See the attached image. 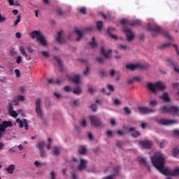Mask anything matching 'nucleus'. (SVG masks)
I'll use <instances>...</instances> for the list:
<instances>
[{"label":"nucleus","instance_id":"nucleus-1","mask_svg":"<svg viewBox=\"0 0 179 179\" xmlns=\"http://www.w3.org/2000/svg\"><path fill=\"white\" fill-rule=\"evenodd\" d=\"M151 160L153 166L164 176H179V168L175 169L173 171L164 167V155L160 152L156 153L154 156L151 157Z\"/></svg>","mask_w":179,"mask_h":179},{"label":"nucleus","instance_id":"nucleus-2","mask_svg":"<svg viewBox=\"0 0 179 179\" xmlns=\"http://www.w3.org/2000/svg\"><path fill=\"white\" fill-rule=\"evenodd\" d=\"M148 30L151 31L153 37H156V36H158V34H162V36H164V37H166V38H169V40H173V36H171L169 32L162 30V27L159 26L154 25L151 27L150 24H148Z\"/></svg>","mask_w":179,"mask_h":179},{"label":"nucleus","instance_id":"nucleus-3","mask_svg":"<svg viewBox=\"0 0 179 179\" xmlns=\"http://www.w3.org/2000/svg\"><path fill=\"white\" fill-rule=\"evenodd\" d=\"M148 89L152 92V93H156V92H159V90H164V87H166L162 82L158 81L155 84H153L152 83H149L147 85Z\"/></svg>","mask_w":179,"mask_h":179},{"label":"nucleus","instance_id":"nucleus-4","mask_svg":"<svg viewBox=\"0 0 179 179\" xmlns=\"http://www.w3.org/2000/svg\"><path fill=\"white\" fill-rule=\"evenodd\" d=\"M31 38L34 40L36 37L38 43L42 45H45V38L43 36V34H41L38 31H32L30 33Z\"/></svg>","mask_w":179,"mask_h":179},{"label":"nucleus","instance_id":"nucleus-5","mask_svg":"<svg viewBox=\"0 0 179 179\" xmlns=\"http://www.w3.org/2000/svg\"><path fill=\"white\" fill-rule=\"evenodd\" d=\"M90 119L92 127H95V128H103L104 127V124L97 117L90 116Z\"/></svg>","mask_w":179,"mask_h":179},{"label":"nucleus","instance_id":"nucleus-6","mask_svg":"<svg viewBox=\"0 0 179 179\" xmlns=\"http://www.w3.org/2000/svg\"><path fill=\"white\" fill-rule=\"evenodd\" d=\"M148 66H145L142 64H127L126 65V69H129L130 71H136V69H148Z\"/></svg>","mask_w":179,"mask_h":179},{"label":"nucleus","instance_id":"nucleus-7","mask_svg":"<svg viewBox=\"0 0 179 179\" xmlns=\"http://www.w3.org/2000/svg\"><path fill=\"white\" fill-rule=\"evenodd\" d=\"M12 127H13V123H12V121L4 120L2 122V124H0V131L1 132H5L6 128H12Z\"/></svg>","mask_w":179,"mask_h":179},{"label":"nucleus","instance_id":"nucleus-8","mask_svg":"<svg viewBox=\"0 0 179 179\" xmlns=\"http://www.w3.org/2000/svg\"><path fill=\"white\" fill-rule=\"evenodd\" d=\"M16 123L19 124L20 128H24L26 131H29V123L27 122V120L24 119L23 120L20 118L16 119Z\"/></svg>","mask_w":179,"mask_h":179},{"label":"nucleus","instance_id":"nucleus-9","mask_svg":"<svg viewBox=\"0 0 179 179\" xmlns=\"http://www.w3.org/2000/svg\"><path fill=\"white\" fill-rule=\"evenodd\" d=\"M124 31L127 40L129 41H134V38H135V34L134 33V31L130 29H124Z\"/></svg>","mask_w":179,"mask_h":179},{"label":"nucleus","instance_id":"nucleus-10","mask_svg":"<svg viewBox=\"0 0 179 179\" xmlns=\"http://www.w3.org/2000/svg\"><path fill=\"white\" fill-rule=\"evenodd\" d=\"M139 145H141L142 148H144V149H150L153 145V143H152L151 141L145 140L139 141Z\"/></svg>","mask_w":179,"mask_h":179},{"label":"nucleus","instance_id":"nucleus-11","mask_svg":"<svg viewBox=\"0 0 179 179\" xmlns=\"http://www.w3.org/2000/svg\"><path fill=\"white\" fill-rule=\"evenodd\" d=\"M162 110L166 113H178V108L177 106H163Z\"/></svg>","mask_w":179,"mask_h":179},{"label":"nucleus","instance_id":"nucleus-12","mask_svg":"<svg viewBox=\"0 0 179 179\" xmlns=\"http://www.w3.org/2000/svg\"><path fill=\"white\" fill-rule=\"evenodd\" d=\"M159 124H160V125H173V124H177V121L162 119L159 120Z\"/></svg>","mask_w":179,"mask_h":179},{"label":"nucleus","instance_id":"nucleus-13","mask_svg":"<svg viewBox=\"0 0 179 179\" xmlns=\"http://www.w3.org/2000/svg\"><path fill=\"white\" fill-rule=\"evenodd\" d=\"M63 33L64 32L62 31H60L56 36V41L59 44H65V39L63 37Z\"/></svg>","mask_w":179,"mask_h":179},{"label":"nucleus","instance_id":"nucleus-14","mask_svg":"<svg viewBox=\"0 0 179 179\" xmlns=\"http://www.w3.org/2000/svg\"><path fill=\"white\" fill-rule=\"evenodd\" d=\"M24 96L23 95H18L17 96H14L13 101L14 103V106H19V101H24Z\"/></svg>","mask_w":179,"mask_h":179},{"label":"nucleus","instance_id":"nucleus-15","mask_svg":"<svg viewBox=\"0 0 179 179\" xmlns=\"http://www.w3.org/2000/svg\"><path fill=\"white\" fill-rule=\"evenodd\" d=\"M69 80H71L75 83V85H79V82H80V76L79 75H75L73 77H68Z\"/></svg>","mask_w":179,"mask_h":179},{"label":"nucleus","instance_id":"nucleus-16","mask_svg":"<svg viewBox=\"0 0 179 179\" xmlns=\"http://www.w3.org/2000/svg\"><path fill=\"white\" fill-rule=\"evenodd\" d=\"M38 146L39 148V150L41 152V156L44 157L45 156V154L44 153V148H45V141H41L38 143Z\"/></svg>","mask_w":179,"mask_h":179},{"label":"nucleus","instance_id":"nucleus-17","mask_svg":"<svg viewBox=\"0 0 179 179\" xmlns=\"http://www.w3.org/2000/svg\"><path fill=\"white\" fill-rule=\"evenodd\" d=\"M86 164H87V161L85 159H80V163L78 166V170L80 171L85 170L86 169Z\"/></svg>","mask_w":179,"mask_h":179},{"label":"nucleus","instance_id":"nucleus-18","mask_svg":"<svg viewBox=\"0 0 179 179\" xmlns=\"http://www.w3.org/2000/svg\"><path fill=\"white\" fill-rule=\"evenodd\" d=\"M36 112L41 113V99L38 98L36 101Z\"/></svg>","mask_w":179,"mask_h":179},{"label":"nucleus","instance_id":"nucleus-19","mask_svg":"<svg viewBox=\"0 0 179 179\" xmlns=\"http://www.w3.org/2000/svg\"><path fill=\"white\" fill-rule=\"evenodd\" d=\"M168 62L169 65H171V66H173V69L175 72H177V71L176 70V69H178V68H177V66H178V64H177V61L173 60V59H168Z\"/></svg>","mask_w":179,"mask_h":179},{"label":"nucleus","instance_id":"nucleus-20","mask_svg":"<svg viewBox=\"0 0 179 179\" xmlns=\"http://www.w3.org/2000/svg\"><path fill=\"white\" fill-rule=\"evenodd\" d=\"M138 111L141 113H152V110L150 108L146 106H139L138 108Z\"/></svg>","mask_w":179,"mask_h":179},{"label":"nucleus","instance_id":"nucleus-21","mask_svg":"<svg viewBox=\"0 0 179 179\" xmlns=\"http://www.w3.org/2000/svg\"><path fill=\"white\" fill-rule=\"evenodd\" d=\"M74 33L78 36V37L76 38V41H80L82 37H83V32L79 29H76L74 31Z\"/></svg>","mask_w":179,"mask_h":179},{"label":"nucleus","instance_id":"nucleus-22","mask_svg":"<svg viewBox=\"0 0 179 179\" xmlns=\"http://www.w3.org/2000/svg\"><path fill=\"white\" fill-rule=\"evenodd\" d=\"M6 171L8 174H13V171H15V165L10 164L6 169Z\"/></svg>","mask_w":179,"mask_h":179},{"label":"nucleus","instance_id":"nucleus-23","mask_svg":"<svg viewBox=\"0 0 179 179\" xmlns=\"http://www.w3.org/2000/svg\"><path fill=\"white\" fill-rule=\"evenodd\" d=\"M64 82L63 80H57L56 81L54 80V79H50L48 80V83H50V85H61V83H62Z\"/></svg>","mask_w":179,"mask_h":179},{"label":"nucleus","instance_id":"nucleus-24","mask_svg":"<svg viewBox=\"0 0 179 179\" xmlns=\"http://www.w3.org/2000/svg\"><path fill=\"white\" fill-rule=\"evenodd\" d=\"M112 50H110L108 52H106L103 47L101 48V53L105 57V58H110V54H111Z\"/></svg>","mask_w":179,"mask_h":179},{"label":"nucleus","instance_id":"nucleus-25","mask_svg":"<svg viewBox=\"0 0 179 179\" xmlns=\"http://www.w3.org/2000/svg\"><path fill=\"white\" fill-rule=\"evenodd\" d=\"M129 23V26H141V24H142V23L141 22V20H138L130 21V22Z\"/></svg>","mask_w":179,"mask_h":179},{"label":"nucleus","instance_id":"nucleus-26","mask_svg":"<svg viewBox=\"0 0 179 179\" xmlns=\"http://www.w3.org/2000/svg\"><path fill=\"white\" fill-rule=\"evenodd\" d=\"M129 131H130V132H134V134H133V136L134 137V138H138V136H141V133H139V131H135V127H131V128H130L129 129Z\"/></svg>","mask_w":179,"mask_h":179},{"label":"nucleus","instance_id":"nucleus-27","mask_svg":"<svg viewBox=\"0 0 179 179\" xmlns=\"http://www.w3.org/2000/svg\"><path fill=\"white\" fill-rule=\"evenodd\" d=\"M54 59L55 61H57V64H59V66H61V68H62L63 64H62V61L61 60V59L59 57V56H55L54 57Z\"/></svg>","mask_w":179,"mask_h":179},{"label":"nucleus","instance_id":"nucleus-28","mask_svg":"<svg viewBox=\"0 0 179 179\" xmlns=\"http://www.w3.org/2000/svg\"><path fill=\"white\" fill-rule=\"evenodd\" d=\"M89 44H90V46L92 47V48H94V47H96L97 42H96V38L92 37V42H89Z\"/></svg>","mask_w":179,"mask_h":179},{"label":"nucleus","instance_id":"nucleus-29","mask_svg":"<svg viewBox=\"0 0 179 179\" xmlns=\"http://www.w3.org/2000/svg\"><path fill=\"white\" fill-rule=\"evenodd\" d=\"M162 99L164 100V101H170V98H169V94L167 92L164 93V94L162 96Z\"/></svg>","mask_w":179,"mask_h":179},{"label":"nucleus","instance_id":"nucleus-30","mask_svg":"<svg viewBox=\"0 0 179 179\" xmlns=\"http://www.w3.org/2000/svg\"><path fill=\"white\" fill-rule=\"evenodd\" d=\"M20 51L21 54H22V55L25 57V58H27V52H26V50H24V48H23V46L20 47Z\"/></svg>","mask_w":179,"mask_h":179},{"label":"nucleus","instance_id":"nucleus-31","mask_svg":"<svg viewBox=\"0 0 179 179\" xmlns=\"http://www.w3.org/2000/svg\"><path fill=\"white\" fill-rule=\"evenodd\" d=\"M60 152H61V148H59V147H55L53 150V155H55V156H58Z\"/></svg>","mask_w":179,"mask_h":179},{"label":"nucleus","instance_id":"nucleus-32","mask_svg":"<svg viewBox=\"0 0 179 179\" xmlns=\"http://www.w3.org/2000/svg\"><path fill=\"white\" fill-rule=\"evenodd\" d=\"M73 93L74 94H80L82 93V90L80 89V87H78L77 88L74 89Z\"/></svg>","mask_w":179,"mask_h":179},{"label":"nucleus","instance_id":"nucleus-33","mask_svg":"<svg viewBox=\"0 0 179 179\" xmlns=\"http://www.w3.org/2000/svg\"><path fill=\"white\" fill-rule=\"evenodd\" d=\"M8 113H16L15 110H13V105H12V103H8Z\"/></svg>","mask_w":179,"mask_h":179},{"label":"nucleus","instance_id":"nucleus-34","mask_svg":"<svg viewBox=\"0 0 179 179\" xmlns=\"http://www.w3.org/2000/svg\"><path fill=\"white\" fill-rule=\"evenodd\" d=\"M173 156L174 157H179V150L178 149H177V148L173 149Z\"/></svg>","mask_w":179,"mask_h":179},{"label":"nucleus","instance_id":"nucleus-35","mask_svg":"<svg viewBox=\"0 0 179 179\" xmlns=\"http://www.w3.org/2000/svg\"><path fill=\"white\" fill-rule=\"evenodd\" d=\"M78 152H79L80 155H85L86 152H87L86 147H83V146L81 147Z\"/></svg>","mask_w":179,"mask_h":179},{"label":"nucleus","instance_id":"nucleus-36","mask_svg":"<svg viewBox=\"0 0 179 179\" xmlns=\"http://www.w3.org/2000/svg\"><path fill=\"white\" fill-rule=\"evenodd\" d=\"M129 23H131V21H129L128 19H122L121 21H120V24H129Z\"/></svg>","mask_w":179,"mask_h":179},{"label":"nucleus","instance_id":"nucleus-37","mask_svg":"<svg viewBox=\"0 0 179 179\" xmlns=\"http://www.w3.org/2000/svg\"><path fill=\"white\" fill-rule=\"evenodd\" d=\"M96 27H97L98 30H101V29H103V21L97 22Z\"/></svg>","mask_w":179,"mask_h":179},{"label":"nucleus","instance_id":"nucleus-38","mask_svg":"<svg viewBox=\"0 0 179 179\" xmlns=\"http://www.w3.org/2000/svg\"><path fill=\"white\" fill-rule=\"evenodd\" d=\"M34 166H36V167L41 168L43 166H44V163L36 161L34 162Z\"/></svg>","mask_w":179,"mask_h":179},{"label":"nucleus","instance_id":"nucleus-39","mask_svg":"<svg viewBox=\"0 0 179 179\" xmlns=\"http://www.w3.org/2000/svg\"><path fill=\"white\" fill-rule=\"evenodd\" d=\"M57 13L59 16H64V15H65V13H64V11L62 10V8H57Z\"/></svg>","mask_w":179,"mask_h":179},{"label":"nucleus","instance_id":"nucleus-40","mask_svg":"<svg viewBox=\"0 0 179 179\" xmlns=\"http://www.w3.org/2000/svg\"><path fill=\"white\" fill-rule=\"evenodd\" d=\"M112 33H115V28L109 27L108 29V36H111Z\"/></svg>","mask_w":179,"mask_h":179},{"label":"nucleus","instance_id":"nucleus-41","mask_svg":"<svg viewBox=\"0 0 179 179\" xmlns=\"http://www.w3.org/2000/svg\"><path fill=\"white\" fill-rule=\"evenodd\" d=\"M20 19H22V16L17 15V20L14 22V26L15 27H16V26H17V24H19V23L20 22Z\"/></svg>","mask_w":179,"mask_h":179},{"label":"nucleus","instance_id":"nucleus-42","mask_svg":"<svg viewBox=\"0 0 179 179\" xmlns=\"http://www.w3.org/2000/svg\"><path fill=\"white\" fill-rule=\"evenodd\" d=\"M91 110H92V111L96 112L97 111V104L96 103H92L90 106Z\"/></svg>","mask_w":179,"mask_h":179},{"label":"nucleus","instance_id":"nucleus-43","mask_svg":"<svg viewBox=\"0 0 179 179\" xmlns=\"http://www.w3.org/2000/svg\"><path fill=\"white\" fill-rule=\"evenodd\" d=\"M171 43H165L161 45L160 48L161 50H164V48H167V47H169V45H171Z\"/></svg>","mask_w":179,"mask_h":179},{"label":"nucleus","instance_id":"nucleus-44","mask_svg":"<svg viewBox=\"0 0 179 179\" xmlns=\"http://www.w3.org/2000/svg\"><path fill=\"white\" fill-rule=\"evenodd\" d=\"M141 164H144V166H147L148 164L146 163V159L145 158H141L139 161Z\"/></svg>","mask_w":179,"mask_h":179},{"label":"nucleus","instance_id":"nucleus-45","mask_svg":"<svg viewBox=\"0 0 179 179\" xmlns=\"http://www.w3.org/2000/svg\"><path fill=\"white\" fill-rule=\"evenodd\" d=\"M101 78H107V73L104 70H101L100 72Z\"/></svg>","mask_w":179,"mask_h":179},{"label":"nucleus","instance_id":"nucleus-46","mask_svg":"<svg viewBox=\"0 0 179 179\" xmlns=\"http://www.w3.org/2000/svg\"><path fill=\"white\" fill-rule=\"evenodd\" d=\"M3 22H6V17L1 15V10H0V23H3Z\"/></svg>","mask_w":179,"mask_h":179},{"label":"nucleus","instance_id":"nucleus-47","mask_svg":"<svg viewBox=\"0 0 179 179\" xmlns=\"http://www.w3.org/2000/svg\"><path fill=\"white\" fill-rule=\"evenodd\" d=\"M113 103L115 104V106H120L121 104V101H120L118 99H115Z\"/></svg>","mask_w":179,"mask_h":179},{"label":"nucleus","instance_id":"nucleus-48","mask_svg":"<svg viewBox=\"0 0 179 179\" xmlns=\"http://www.w3.org/2000/svg\"><path fill=\"white\" fill-rule=\"evenodd\" d=\"M51 179H56L57 178V173L55 171H52L50 173Z\"/></svg>","mask_w":179,"mask_h":179},{"label":"nucleus","instance_id":"nucleus-49","mask_svg":"<svg viewBox=\"0 0 179 179\" xmlns=\"http://www.w3.org/2000/svg\"><path fill=\"white\" fill-rule=\"evenodd\" d=\"M80 13H82L83 15H86V8L83 7L79 10Z\"/></svg>","mask_w":179,"mask_h":179},{"label":"nucleus","instance_id":"nucleus-50","mask_svg":"<svg viewBox=\"0 0 179 179\" xmlns=\"http://www.w3.org/2000/svg\"><path fill=\"white\" fill-rule=\"evenodd\" d=\"M15 73L16 78H20V71L19 69H15Z\"/></svg>","mask_w":179,"mask_h":179},{"label":"nucleus","instance_id":"nucleus-51","mask_svg":"<svg viewBox=\"0 0 179 179\" xmlns=\"http://www.w3.org/2000/svg\"><path fill=\"white\" fill-rule=\"evenodd\" d=\"M90 71V69L89 67H87L86 70L83 72V75H85V76H87L89 75Z\"/></svg>","mask_w":179,"mask_h":179},{"label":"nucleus","instance_id":"nucleus-52","mask_svg":"<svg viewBox=\"0 0 179 179\" xmlns=\"http://www.w3.org/2000/svg\"><path fill=\"white\" fill-rule=\"evenodd\" d=\"M10 117H13L14 118H17L18 113H9Z\"/></svg>","mask_w":179,"mask_h":179},{"label":"nucleus","instance_id":"nucleus-53","mask_svg":"<svg viewBox=\"0 0 179 179\" xmlns=\"http://www.w3.org/2000/svg\"><path fill=\"white\" fill-rule=\"evenodd\" d=\"M22 62V56H18L16 58V63L20 64Z\"/></svg>","mask_w":179,"mask_h":179},{"label":"nucleus","instance_id":"nucleus-54","mask_svg":"<svg viewBox=\"0 0 179 179\" xmlns=\"http://www.w3.org/2000/svg\"><path fill=\"white\" fill-rule=\"evenodd\" d=\"M108 90H110V92H114V86L111 85H108Z\"/></svg>","mask_w":179,"mask_h":179},{"label":"nucleus","instance_id":"nucleus-55","mask_svg":"<svg viewBox=\"0 0 179 179\" xmlns=\"http://www.w3.org/2000/svg\"><path fill=\"white\" fill-rule=\"evenodd\" d=\"M156 104H157L156 100H152L150 102V105L152 106V107H155Z\"/></svg>","mask_w":179,"mask_h":179},{"label":"nucleus","instance_id":"nucleus-56","mask_svg":"<svg viewBox=\"0 0 179 179\" xmlns=\"http://www.w3.org/2000/svg\"><path fill=\"white\" fill-rule=\"evenodd\" d=\"M97 62H99V64H102V62H104V59L103 57H98Z\"/></svg>","mask_w":179,"mask_h":179},{"label":"nucleus","instance_id":"nucleus-57","mask_svg":"<svg viewBox=\"0 0 179 179\" xmlns=\"http://www.w3.org/2000/svg\"><path fill=\"white\" fill-rule=\"evenodd\" d=\"M142 77H134V80L137 81V82H141L142 80Z\"/></svg>","mask_w":179,"mask_h":179},{"label":"nucleus","instance_id":"nucleus-58","mask_svg":"<svg viewBox=\"0 0 179 179\" xmlns=\"http://www.w3.org/2000/svg\"><path fill=\"white\" fill-rule=\"evenodd\" d=\"M0 82H3V83H5L6 82V78L3 76H0Z\"/></svg>","mask_w":179,"mask_h":179},{"label":"nucleus","instance_id":"nucleus-59","mask_svg":"<svg viewBox=\"0 0 179 179\" xmlns=\"http://www.w3.org/2000/svg\"><path fill=\"white\" fill-rule=\"evenodd\" d=\"M173 46L174 47V48L176 49V51L178 54V55H179V50H178V46L176 44L173 45Z\"/></svg>","mask_w":179,"mask_h":179},{"label":"nucleus","instance_id":"nucleus-60","mask_svg":"<svg viewBox=\"0 0 179 179\" xmlns=\"http://www.w3.org/2000/svg\"><path fill=\"white\" fill-rule=\"evenodd\" d=\"M10 55H11V57H15V55H16V51H15V50H10Z\"/></svg>","mask_w":179,"mask_h":179},{"label":"nucleus","instance_id":"nucleus-61","mask_svg":"<svg viewBox=\"0 0 179 179\" xmlns=\"http://www.w3.org/2000/svg\"><path fill=\"white\" fill-rule=\"evenodd\" d=\"M81 125L82 127H84L87 126V124H86V120L85 119L83 120V122H81Z\"/></svg>","mask_w":179,"mask_h":179},{"label":"nucleus","instance_id":"nucleus-62","mask_svg":"<svg viewBox=\"0 0 179 179\" xmlns=\"http://www.w3.org/2000/svg\"><path fill=\"white\" fill-rule=\"evenodd\" d=\"M64 90H65V92H71V87H69V86H66V87H64Z\"/></svg>","mask_w":179,"mask_h":179},{"label":"nucleus","instance_id":"nucleus-63","mask_svg":"<svg viewBox=\"0 0 179 179\" xmlns=\"http://www.w3.org/2000/svg\"><path fill=\"white\" fill-rule=\"evenodd\" d=\"M124 110L125 111V113H131V109L128 107H125L124 108Z\"/></svg>","mask_w":179,"mask_h":179},{"label":"nucleus","instance_id":"nucleus-64","mask_svg":"<svg viewBox=\"0 0 179 179\" xmlns=\"http://www.w3.org/2000/svg\"><path fill=\"white\" fill-rule=\"evenodd\" d=\"M173 134L177 136H179V130H173Z\"/></svg>","mask_w":179,"mask_h":179}]
</instances>
